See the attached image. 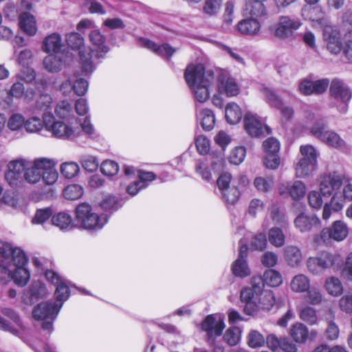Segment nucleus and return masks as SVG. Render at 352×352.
Here are the masks:
<instances>
[{"label": "nucleus", "instance_id": "obj_14", "mask_svg": "<svg viewBox=\"0 0 352 352\" xmlns=\"http://www.w3.org/2000/svg\"><path fill=\"white\" fill-rule=\"evenodd\" d=\"M232 175L228 173L221 174L217 180L218 188L221 192L224 201L234 204L239 200L241 193L236 186H230Z\"/></svg>", "mask_w": 352, "mask_h": 352}, {"label": "nucleus", "instance_id": "obj_62", "mask_svg": "<svg viewBox=\"0 0 352 352\" xmlns=\"http://www.w3.org/2000/svg\"><path fill=\"white\" fill-rule=\"evenodd\" d=\"M52 214V211L50 208L38 209L32 219V223L42 224L47 221Z\"/></svg>", "mask_w": 352, "mask_h": 352}, {"label": "nucleus", "instance_id": "obj_64", "mask_svg": "<svg viewBox=\"0 0 352 352\" xmlns=\"http://www.w3.org/2000/svg\"><path fill=\"white\" fill-rule=\"evenodd\" d=\"M280 163V160L278 153H266L264 158V164L267 168L275 170Z\"/></svg>", "mask_w": 352, "mask_h": 352}, {"label": "nucleus", "instance_id": "obj_58", "mask_svg": "<svg viewBox=\"0 0 352 352\" xmlns=\"http://www.w3.org/2000/svg\"><path fill=\"white\" fill-rule=\"evenodd\" d=\"M280 147L279 140L273 137L268 138L263 142V148L266 153H278Z\"/></svg>", "mask_w": 352, "mask_h": 352}, {"label": "nucleus", "instance_id": "obj_21", "mask_svg": "<svg viewBox=\"0 0 352 352\" xmlns=\"http://www.w3.org/2000/svg\"><path fill=\"white\" fill-rule=\"evenodd\" d=\"M329 86V80L322 78L317 80H304L300 85L298 89L303 95L322 94L325 92Z\"/></svg>", "mask_w": 352, "mask_h": 352}, {"label": "nucleus", "instance_id": "obj_63", "mask_svg": "<svg viewBox=\"0 0 352 352\" xmlns=\"http://www.w3.org/2000/svg\"><path fill=\"white\" fill-rule=\"evenodd\" d=\"M325 336L329 340H336L340 336V329L334 321L330 320L328 322L325 330Z\"/></svg>", "mask_w": 352, "mask_h": 352}, {"label": "nucleus", "instance_id": "obj_19", "mask_svg": "<svg viewBox=\"0 0 352 352\" xmlns=\"http://www.w3.org/2000/svg\"><path fill=\"white\" fill-rule=\"evenodd\" d=\"M301 16L305 20L311 21L315 27L323 28L329 23L326 12L320 6H305Z\"/></svg>", "mask_w": 352, "mask_h": 352}, {"label": "nucleus", "instance_id": "obj_4", "mask_svg": "<svg viewBox=\"0 0 352 352\" xmlns=\"http://www.w3.org/2000/svg\"><path fill=\"white\" fill-rule=\"evenodd\" d=\"M184 77L196 100L200 103L207 101L210 96V88L214 81L213 72L205 69L201 64L190 65L186 69Z\"/></svg>", "mask_w": 352, "mask_h": 352}, {"label": "nucleus", "instance_id": "obj_30", "mask_svg": "<svg viewBox=\"0 0 352 352\" xmlns=\"http://www.w3.org/2000/svg\"><path fill=\"white\" fill-rule=\"evenodd\" d=\"M261 30V24L258 19L248 18L240 21L237 24V30L243 35H257Z\"/></svg>", "mask_w": 352, "mask_h": 352}, {"label": "nucleus", "instance_id": "obj_26", "mask_svg": "<svg viewBox=\"0 0 352 352\" xmlns=\"http://www.w3.org/2000/svg\"><path fill=\"white\" fill-rule=\"evenodd\" d=\"M32 52L28 49L21 50L18 55L19 63L27 67L20 74L21 78L26 82H32L35 78V72L28 66L32 62Z\"/></svg>", "mask_w": 352, "mask_h": 352}, {"label": "nucleus", "instance_id": "obj_8", "mask_svg": "<svg viewBox=\"0 0 352 352\" xmlns=\"http://www.w3.org/2000/svg\"><path fill=\"white\" fill-rule=\"evenodd\" d=\"M342 264L340 254L324 252L318 256L309 257L306 261V266L309 273L313 275H321L329 269L338 270Z\"/></svg>", "mask_w": 352, "mask_h": 352}, {"label": "nucleus", "instance_id": "obj_25", "mask_svg": "<svg viewBox=\"0 0 352 352\" xmlns=\"http://www.w3.org/2000/svg\"><path fill=\"white\" fill-rule=\"evenodd\" d=\"M244 127L248 132H271L272 129L256 115L247 113L243 119Z\"/></svg>", "mask_w": 352, "mask_h": 352}, {"label": "nucleus", "instance_id": "obj_34", "mask_svg": "<svg viewBox=\"0 0 352 352\" xmlns=\"http://www.w3.org/2000/svg\"><path fill=\"white\" fill-rule=\"evenodd\" d=\"M140 41L143 46L147 47L148 49L152 50L160 56L166 55L168 57H170L175 52L174 48L166 43L163 44L162 46H157L154 42L148 39L142 38L140 40Z\"/></svg>", "mask_w": 352, "mask_h": 352}, {"label": "nucleus", "instance_id": "obj_51", "mask_svg": "<svg viewBox=\"0 0 352 352\" xmlns=\"http://www.w3.org/2000/svg\"><path fill=\"white\" fill-rule=\"evenodd\" d=\"M265 206V205L263 200L257 198L252 199L250 201L248 213L250 216L256 217L258 214L264 211Z\"/></svg>", "mask_w": 352, "mask_h": 352}, {"label": "nucleus", "instance_id": "obj_45", "mask_svg": "<svg viewBox=\"0 0 352 352\" xmlns=\"http://www.w3.org/2000/svg\"><path fill=\"white\" fill-rule=\"evenodd\" d=\"M299 318L309 325L317 324L318 320L316 309L309 306H306L300 310Z\"/></svg>", "mask_w": 352, "mask_h": 352}, {"label": "nucleus", "instance_id": "obj_17", "mask_svg": "<svg viewBox=\"0 0 352 352\" xmlns=\"http://www.w3.org/2000/svg\"><path fill=\"white\" fill-rule=\"evenodd\" d=\"M323 40L327 50L333 54H339L342 50L341 35L339 30L329 23L323 27Z\"/></svg>", "mask_w": 352, "mask_h": 352}, {"label": "nucleus", "instance_id": "obj_59", "mask_svg": "<svg viewBox=\"0 0 352 352\" xmlns=\"http://www.w3.org/2000/svg\"><path fill=\"white\" fill-rule=\"evenodd\" d=\"M245 155V148L243 146H236L230 154V161L232 164L239 165L243 162Z\"/></svg>", "mask_w": 352, "mask_h": 352}, {"label": "nucleus", "instance_id": "obj_9", "mask_svg": "<svg viewBox=\"0 0 352 352\" xmlns=\"http://www.w3.org/2000/svg\"><path fill=\"white\" fill-rule=\"evenodd\" d=\"M300 152L302 157L295 164V176L298 178H307L317 168L318 154L315 148L309 144L302 145Z\"/></svg>", "mask_w": 352, "mask_h": 352}, {"label": "nucleus", "instance_id": "obj_53", "mask_svg": "<svg viewBox=\"0 0 352 352\" xmlns=\"http://www.w3.org/2000/svg\"><path fill=\"white\" fill-rule=\"evenodd\" d=\"M72 109V105L69 102L62 100L57 104L55 108V113L60 118H65L70 115Z\"/></svg>", "mask_w": 352, "mask_h": 352}, {"label": "nucleus", "instance_id": "obj_28", "mask_svg": "<svg viewBox=\"0 0 352 352\" xmlns=\"http://www.w3.org/2000/svg\"><path fill=\"white\" fill-rule=\"evenodd\" d=\"M283 257L286 263L292 267H298L303 260L301 250L296 245H287L283 250Z\"/></svg>", "mask_w": 352, "mask_h": 352}, {"label": "nucleus", "instance_id": "obj_55", "mask_svg": "<svg viewBox=\"0 0 352 352\" xmlns=\"http://www.w3.org/2000/svg\"><path fill=\"white\" fill-rule=\"evenodd\" d=\"M66 41L70 47L78 50L83 46L85 43L83 36L77 32H72L67 34Z\"/></svg>", "mask_w": 352, "mask_h": 352}, {"label": "nucleus", "instance_id": "obj_42", "mask_svg": "<svg viewBox=\"0 0 352 352\" xmlns=\"http://www.w3.org/2000/svg\"><path fill=\"white\" fill-rule=\"evenodd\" d=\"M316 135V137L321 140L322 142L326 143L327 145L339 148L342 147L344 142L340 137L338 135V133H314Z\"/></svg>", "mask_w": 352, "mask_h": 352}, {"label": "nucleus", "instance_id": "obj_3", "mask_svg": "<svg viewBox=\"0 0 352 352\" xmlns=\"http://www.w3.org/2000/svg\"><path fill=\"white\" fill-rule=\"evenodd\" d=\"M346 183V177L337 173L330 172L321 175L318 179L320 192L324 197H330V201L323 207L322 218L327 220L332 212L340 211L342 197L341 189Z\"/></svg>", "mask_w": 352, "mask_h": 352}, {"label": "nucleus", "instance_id": "obj_13", "mask_svg": "<svg viewBox=\"0 0 352 352\" xmlns=\"http://www.w3.org/2000/svg\"><path fill=\"white\" fill-rule=\"evenodd\" d=\"M301 25L302 23L298 20L288 16H280L274 27V36L283 40L292 38L294 32Z\"/></svg>", "mask_w": 352, "mask_h": 352}, {"label": "nucleus", "instance_id": "obj_23", "mask_svg": "<svg viewBox=\"0 0 352 352\" xmlns=\"http://www.w3.org/2000/svg\"><path fill=\"white\" fill-rule=\"evenodd\" d=\"M248 254V246L241 245L237 259L232 265V272L235 276L245 278L251 274V270L245 258Z\"/></svg>", "mask_w": 352, "mask_h": 352}, {"label": "nucleus", "instance_id": "obj_35", "mask_svg": "<svg viewBox=\"0 0 352 352\" xmlns=\"http://www.w3.org/2000/svg\"><path fill=\"white\" fill-rule=\"evenodd\" d=\"M52 224L61 230H69L74 227L71 215L65 212H60L52 217Z\"/></svg>", "mask_w": 352, "mask_h": 352}, {"label": "nucleus", "instance_id": "obj_41", "mask_svg": "<svg viewBox=\"0 0 352 352\" xmlns=\"http://www.w3.org/2000/svg\"><path fill=\"white\" fill-rule=\"evenodd\" d=\"M319 221L318 218H309V217L302 214L298 215L294 223L296 227L302 232H308L311 230L314 223H317Z\"/></svg>", "mask_w": 352, "mask_h": 352}, {"label": "nucleus", "instance_id": "obj_36", "mask_svg": "<svg viewBox=\"0 0 352 352\" xmlns=\"http://www.w3.org/2000/svg\"><path fill=\"white\" fill-rule=\"evenodd\" d=\"M262 278V287L266 285L270 287H278L281 285L283 282L282 276L280 272L274 270H266Z\"/></svg>", "mask_w": 352, "mask_h": 352}, {"label": "nucleus", "instance_id": "obj_43", "mask_svg": "<svg viewBox=\"0 0 352 352\" xmlns=\"http://www.w3.org/2000/svg\"><path fill=\"white\" fill-rule=\"evenodd\" d=\"M265 338L257 330L252 329L247 336V344L252 349L261 348L265 345Z\"/></svg>", "mask_w": 352, "mask_h": 352}, {"label": "nucleus", "instance_id": "obj_24", "mask_svg": "<svg viewBox=\"0 0 352 352\" xmlns=\"http://www.w3.org/2000/svg\"><path fill=\"white\" fill-rule=\"evenodd\" d=\"M66 58V52L52 53L45 57L43 64L45 69L49 72L56 73L63 68L65 65Z\"/></svg>", "mask_w": 352, "mask_h": 352}, {"label": "nucleus", "instance_id": "obj_29", "mask_svg": "<svg viewBox=\"0 0 352 352\" xmlns=\"http://www.w3.org/2000/svg\"><path fill=\"white\" fill-rule=\"evenodd\" d=\"M43 50L47 53L58 54L59 52H65L62 50V39L58 34H51L46 36L42 45Z\"/></svg>", "mask_w": 352, "mask_h": 352}, {"label": "nucleus", "instance_id": "obj_11", "mask_svg": "<svg viewBox=\"0 0 352 352\" xmlns=\"http://www.w3.org/2000/svg\"><path fill=\"white\" fill-rule=\"evenodd\" d=\"M225 327L223 319L214 314L207 316L201 323V330L206 333L209 344H214L215 339L221 336Z\"/></svg>", "mask_w": 352, "mask_h": 352}, {"label": "nucleus", "instance_id": "obj_38", "mask_svg": "<svg viewBox=\"0 0 352 352\" xmlns=\"http://www.w3.org/2000/svg\"><path fill=\"white\" fill-rule=\"evenodd\" d=\"M327 292L332 296H339L343 292V286L338 278L331 276L327 278L324 282Z\"/></svg>", "mask_w": 352, "mask_h": 352}, {"label": "nucleus", "instance_id": "obj_7", "mask_svg": "<svg viewBox=\"0 0 352 352\" xmlns=\"http://www.w3.org/2000/svg\"><path fill=\"white\" fill-rule=\"evenodd\" d=\"M75 219L80 227L87 230H100L107 223V214H98L87 203H82L75 210Z\"/></svg>", "mask_w": 352, "mask_h": 352}, {"label": "nucleus", "instance_id": "obj_22", "mask_svg": "<svg viewBox=\"0 0 352 352\" xmlns=\"http://www.w3.org/2000/svg\"><path fill=\"white\" fill-rule=\"evenodd\" d=\"M48 292L45 284L41 281L33 282L29 289L24 292L23 301L27 305H32L47 297Z\"/></svg>", "mask_w": 352, "mask_h": 352}, {"label": "nucleus", "instance_id": "obj_48", "mask_svg": "<svg viewBox=\"0 0 352 352\" xmlns=\"http://www.w3.org/2000/svg\"><path fill=\"white\" fill-rule=\"evenodd\" d=\"M84 193L82 186L78 184H71L67 186L63 191V195L65 199L76 200L80 198Z\"/></svg>", "mask_w": 352, "mask_h": 352}, {"label": "nucleus", "instance_id": "obj_31", "mask_svg": "<svg viewBox=\"0 0 352 352\" xmlns=\"http://www.w3.org/2000/svg\"><path fill=\"white\" fill-rule=\"evenodd\" d=\"M289 335L296 343L304 344L309 338V331L305 324L298 322L290 327Z\"/></svg>", "mask_w": 352, "mask_h": 352}, {"label": "nucleus", "instance_id": "obj_50", "mask_svg": "<svg viewBox=\"0 0 352 352\" xmlns=\"http://www.w3.org/2000/svg\"><path fill=\"white\" fill-rule=\"evenodd\" d=\"M100 206L107 211H115L120 207V205L118 199L116 197L106 195L100 203Z\"/></svg>", "mask_w": 352, "mask_h": 352}, {"label": "nucleus", "instance_id": "obj_61", "mask_svg": "<svg viewBox=\"0 0 352 352\" xmlns=\"http://www.w3.org/2000/svg\"><path fill=\"white\" fill-rule=\"evenodd\" d=\"M196 147L201 155H206L210 149V140L204 135H199L196 139Z\"/></svg>", "mask_w": 352, "mask_h": 352}, {"label": "nucleus", "instance_id": "obj_18", "mask_svg": "<svg viewBox=\"0 0 352 352\" xmlns=\"http://www.w3.org/2000/svg\"><path fill=\"white\" fill-rule=\"evenodd\" d=\"M346 225L341 221H336L331 228L322 229L320 235V241L329 244L331 239L337 241H343L348 235Z\"/></svg>", "mask_w": 352, "mask_h": 352}, {"label": "nucleus", "instance_id": "obj_6", "mask_svg": "<svg viewBox=\"0 0 352 352\" xmlns=\"http://www.w3.org/2000/svg\"><path fill=\"white\" fill-rule=\"evenodd\" d=\"M89 40L95 48L90 50L87 54L82 51L79 53L82 70L86 73L92 72L94 69L91 60L93 57L98 59L103 58L109 51V47L106 44V36L99 30H92L89 34Z\"/></svg>", "mask_w": 352, "mask_h": 352}, {"label": "nucleus", "instance_id": "obj_52", "mask_svg": "<svg viewBox=\"0 0 352 352\" xmlns=\"http://www.w3.org/2000/svg\"><path fill=\"white\" fill-rule=\"evenodd\" d=\"M215 119L213 113L209 109H205L201 113V124L204 130L211 131L214 125Z\"/></svg>", "mask_w": 352, "mask_h": 352}, {"label": "nucleus", "instance_id": "obj_37", "mask_svg": "<svg viewBox=\"0 0 352 352\" xmlns=\"http://www.w3.org/2000/svg\"><path fill=\"white\" fill-rule=\"evenodd\" d=\"M225 115L226 119L228 123L230 124H236L241 119L242 111L237 104L230 102L226 105Z\"/></svg>", "mask_w": 352, "mask_h": 352}, {"label": "nucleus", "instance_id": "obj_12", "mask_svg": "<svg viewBox=\"0 0 352 352\" xmlns=\"http://www.w3.org/2000/svg\"><path fill=\"white\" fill-rule=\"evenodd\" d=\"M278 191L283 198L290 197L294 201H300L306 195L307 186L300 180L283 182L279 184Z\"/></svg>", "mask_w": 352, "mask_h": 352}, {"label": "nucleus", "instance_id": "obj_49", "mask_svg": "<svg viewBox=\"0 0 352 352\" xmlns=\"http://www.w3.org/2000/svg\"><path fill=\"white\" fill-rule=\"evenodd\" d=\"M60 170L63 177L71 179L78 173L80 168L76 162H64L61 164Z\"/></svg>", "mask_w": 352, "mask_h": 352}, {"label": "nucleus", "instance_id": "obj_20", "mask_svg": "<svg viewBox=\"0 0 352 352\" xmlns=\"http://www.w3.org/2000/svg\"><path fill=\"white\" fill-rule=\"evenodd\" d=\"M26 160L19 159L10 162L8 170L5 174V179L10 186H15L22 179V173L26 170Z\"/></svg>", "mask_w": 352, "mask_h": 352}, {"label": "nucleus", "instance_id": "obj_16", "mask_svg": "<svg viewBox=\"0 0 352 352\" xmlns=\"http://www.w3.org/2000/svg\"><path fill=\"white\" fill-rule=\"evenodd\" d=\"M46 279L56 285L54 296L56 302L55 304L63 305L70 296V289L67 285L66 280L60 277L56 272L52 270H46L45 273Z\"/></svg>", "mask_w": 352, "mask_h": 352}, {"label": "nucleus", "instance_id": "obj_57", "mask_svg": "<svg viewBox=\"0 0 352 352\" xmlns=\"http://www.w3.org/2000/svg\"><path fill=\"white\" fill-rule=\"evenodd\" d=\"M322 193L319 190H313L309 192L307 200L309 205L315 209H319L323 204Z\"/></svg>", "mask_w": 352, "mask_h": 352}, {"label": "nucleus", "instance_id": "obj_39", "mask_svg": "<svg viewBox=\"0 0 352 352\" xmlns=\"http://www.w3.org/2000/svg\"><path fill=\"white\" fill-rule=\"evenodd\" d=\"M20 27L28 34L32 36L36 32V22L32 15L25 12L20 16Z\"/></svg>", "mask_w": 352, "mask_h": 352}, {"label": "nucleus", "instance_id": "obj_10", "mask_svg": "<svg viewBox=\"0 0 352 352\" xmlns=\"http://www.w3.org/2000/svg\"><path fill=\"white\" fill-rule=\"evenodd\" d=\"M62 304L45 302L37 305L32 311L33 318L36 320H43L42 327L51 331L54 319L57 317Z\"/></svg>", "mask_w": 352, "mask_h": 352}, {"label": "nucleus", "instance_id": "obj_5", "mask_svg": "<svg viewBox=\"0 0 352 352\" xmlns=\"http://www.w3.org/2000/svg\"><path fill=\"white\" fill-rule=\"evenodd\" d=\"M11 131L25 129L27 132H39L43 129L51 132H71V130L63 122L55 121L51 113H45L43 120L38 117H32L25 122L20 114L12 116L8 122Z\"/></svg>", "mask_w": 352, "mask_h": 352}, {"label": "nucleus", "instance_id": "obj_33", "mask_svg": "<svg viewBox=\"0 0 352 352\" xmlns=\"http://www.w3.org/2000/svg\"><path fill=\"white\" fill-rule=\"evenodd\" d=\"M219 89L228 97L235 96L239 93V87L234 79L223 75L219 78Z\"/></svg>", "mask_w": 352, "mask_h": 352}, {"label": "nucleus", "instance_id": "obj_47", "mask_svg": "<svg viewBox=\"0 0 352 352\" xmlns=\"http://www.w3.org/2000/svg\"><path fill=\"white\" fill-rule=\"evenodd\" d=\"M52 166L50 167L43 166V173H42V179L45 181V182L48 185H52L54 184L58 177V174L57 171L55 170V162L53 160L51 159Z\"/></svg>", "mask_w": 352, "mask_h": 352}, {"label": "nucleus", "instance_id": "obj_40", "mask_svg": "<svg viewBox=\"0 0 352 352\" xmlns=\"http://www.w3.org/2000/svg\"><path fill=\"white\" fill-rule=\"evenodd\" d=\"M267 240L276 248H281L285 243V236L281 229L274 227L268 231Z\"/></svg>", "mask_w": 352, "mask_h": 352}, {"label": "nucleus", "instance_id": "obj_54", "mask_svg": "<svg viewBox=\"0 0 352 352\" xmlns=\"http://www.w3.org/2000/svg\"><path fill=\"white\" fill-rule=\"evenodd\" d=\"M273 185V180L263 177H257L254 180V186L261 192H267Z\"/></svg>", "mask_w": 352, "mask_h": 352}, {"label": "nucleus", "instance_id": "obj_46", "mask_svg": "<svg viewBox=\"0 0 352 352\" xmlns=\"http://www.w3.org/2000/svg\"><path fill=\"white\" fill-rule=\"evenodd\" d=\"M306 300L310 305H318L323 300V294L319 287H311L306 291Z\"/></svg>", "mask_w": 352, "mask_h": 352}, {"label": "nucleus", "instance_id": "obj_2", "mask_svg": "<svg viewBox=\"0 0 352 352\" xmlns=\"http://www.w3.org/2000/svg\"><path fill=\"white\" fill-rule=\"evenodd\" d=\"M240 296L241 301L245 303L244 311L249 316L256 314L259 310L269 311L275 302L273 292L262 287L261 276H254L251 286L242 289Z\"/></svg>", "mask_w": 352, "mask_h": 352}, {"label": "nucleus", "instance_id": "obj_32", "mask_svg": "<svg viewBox=\"0 0 352 352\" xmlns=\"http://www.w3.org/2000/svg\"><path fill=\"white\" fill-rule=\"evenodd\" d=\"M311 279L303 274L295 275L290 280L289 288L292 292L297 294L305 293L310 289Z\"/></svg>", "mask_w": 352, "mask_h": 352}, {"label": "nucleus", "instance_id": "obj_60", "mask_svg": "<svg viewBox=\"0 0 352 352\" xmlns=\"http://www.w3.org/2000/svg\"><path fill=\"white\" fill-rule=\"evenodd\" d=\"M82 166L89 172L95 171L98 167V161L97 158L93 155H85L81 159Z\"/></svg>", "mask_w": 352, "mask_h": 352}, {"label": "nucleus", "instance_id": "obj_44", "mask_svg": "<svg viewBox=\"0 0 352 352\" xmlns=\"http://www.w3.org/2000/svg\"><path fill=\"white\" fill-rule=\"evenodd\" d=\"M223 338L230 346L238 344L241 338V330L237 327H229L225 332Z\"/></svg>", "mask_w": 352, "mask_h": 352}, {"label": "nucleus", "instance_id": "obj_56", "mask_svg": "<svg viewBox=\"0 0 352 352\" xmlns=\"http://www.w3.org/2000/svg\"><path fill=\"white\" fill-rule=\"evenodd\" d=\"M100 170L104 175L111 177L118 173L119 166L116 162L107 160L101 164Z\"/></svg>", "mask_w": 352, "mask_h": 352}, {"label": "nucleus", "instance_id": "obj_1", "mask_svg": "<svg viewBox=\"0 0 352 352\" xmlns=\"http://www.w3.org/2000/svg\"><path fill=\"white\" fill-rule=\"evenodd\" d=\"M28 258L20 248L11 244L0 242V283H8L11 280L20 287L25 286L29 281L30 274L26 265Z\"/></svg>", "mask_w": 352, "mask_h": 352}, {"label": "nucleus", "instance_id": "obj_27", "mask_svg": "<svg viewBox=\"0 0 352 352\" xmlns=\"http://www.w3.org/2000/svg\"><path fill=\"white\" fill-rule=\"evenodd\" d=\"M329 91L331 96L346 102L350 100L352 96L349 87L341 80L335 78L331 81Z\"/></svg>", "mask_w": 352, "mask_h": 352}, {"label": "nucleus", "instance_id": "obj_15", "mask_svg": "<svg viewBox=\"0 0 352 352\" xmlns=\"http://www.w3.org/2000/svg\"><path fill=\"white\" fill-rule=\"evenodd\" d=\"M26 170L24 173V179L30 184H36L42 179L43 166H52L51 159L41 157L34 161L26 160Z\"/></svg>", "mask_w": 352, "mask_h": 352}]
</instances>
